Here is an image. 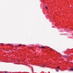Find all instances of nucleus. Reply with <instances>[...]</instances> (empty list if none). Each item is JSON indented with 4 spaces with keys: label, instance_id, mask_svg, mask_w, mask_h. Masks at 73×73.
<instances>
[{
    "label": "nucleus",
    "instance_id": "obj_5",
    "mask_svg": "<svg viewBox=\"0 0 73 73\" xmlns=\"http://www.w3.org/2000/svg\"><path fill=\"white\" fill-rule=\"evenodd\" d=\"M43 66H42V67H44L45 66V65H43Z\"/></svg>",
    "mask_w": 73,
    "mask_h": 73
},
{
    "label": "nucleus",
    "instance_id": "obj_4",
    "mask_svg": "<svg viewBox=\"0 0 73 73\" xmlns=\"http://www.w3.org/2000/svg\"><path fill=\"white\" fill-rule=\"evenodd\" d=\"M46 9H48V7H46Z\"/></svg>",
    "mask_w": 73,
    "mask_h": 73
},
{
    "label": "nucleus",
    "instance_id": "obj_2",
    "mask_svg": "<svg viewBox=\"0 0 73 73\" xmlns=\"http://www.w3.org/2000/svg\"><path fill=\"white\" fill-rule=\"evenodd\" d=\"M70 70H71V71H73V69L72 68H71V69H70Z\"/></svg>",
    "mask_w": 73,
    "mask_h": 73
},
{
    "label": "nucleus",
    "instance_id": "obj_6",
    "mask_svg": "<svg viewBox=\"0 0 73 73\" xmlns=\"http://www.w3.org/2000/svg\"><path fill=\"white\" fill-rule=\"evenodd\" d=\"M21 46V45H19V46Z\"/></svg>",
    "mask_w": 73,
    "mask_h": 73
},
{
    "label": "nucleus",
    "instance_id": "obj_7",
    "mask_svg": "<svg viewBox=\"0 0 73 73\" xmlns=\"http://www.w3.org/2000/svg\"><path fill=\"white\" fill-rule=\"evenodd\" d=\"M56 72H58V70H56Z\"/></svg>",
    "mask_w": 73,
    "mask_h": 73
},
{
    "label": "nucleus",
    "instance_id": "obj_8",
    "mask_svg": "<svg viewBox=\"0 0 73 73\" xmlns=\"http://www.w3.org/2000/svg\"><path fill=\"white\" fill-rule=\"evenodd\" d=\"M5 72V73H7V72Z\"/></svg>",
    "mask_w": 73,
    "mask_h": 73
},
{
    "label": "nucleus",
    "instance_id": "obj_9",
    "mask_svg": "<svg viewBox=\"0 0 73 73\" xmlns=\"http://www.w3.org/2000/svg\"><path fill=\"white\" fill-rule=\"evenodd\" d=\"M3 43H2V45H3Z\"/></svg>",
    "mask_w": 73,
    "mask_h": 73
},
{
    "label": "nucleus",
    "instance_id": "obj_1",
    "mask_svg": "<svg viewBox=\"0 0 73 73\" xmlns=\"http://www.w3.org/2000/svg\"><path fill=\"white\" fill-rule=\"evenodd\" d=\"M42 49H45V47L42 46L41 47Z\"/></svg>",
    "mask_w": 73,
    "mask_h": 73
},
{
    "label": "nucleus",
    "instance_id": "obj_3",
    "mask_svg": "<svg viewBox=\"0 0 73 73\" xmlns=\"http://www.w3.org/2000/svg\"><path fill=\"white\" fill-rule=\"evenodd\" d=\"M57 68H58V69H60V67H57Z\"/></svg>",
    "mask_w": 73,
    "mask_h": 73
}]
</instances>
